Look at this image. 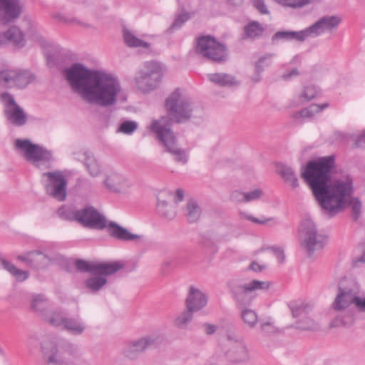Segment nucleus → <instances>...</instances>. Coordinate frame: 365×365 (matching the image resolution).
I'll list each match as a JSON object with an SVG mask.
<instances>
[{
	"label": "nucleus",
	"mask_w": 365,
	"mask_h": 365,
	"mask_svg": "<svg viewBox=\"0 0 365 365\" xmlns=\"http://www.w3.org/2000/svg\"><path fill=\"white\" fill-rule=\"evenodd\" d=\"M334 165V155L309 161L302 172V178L309 185L315 199L329 217H334L350 205L352 218L356 221L361 213V202L351 197V178L346 176L331 181V172Z\"/></svg>",
	"instance_id": "f257e3e1"
},
{
	"label": "nucleus",
	"mask_w": 365,
	"mask_h": 365,
	"mask_svg": "<svg viewBox=\"0 0 365 365\" xmlns=\"http://www.w3.org/2000/svg\"><path fill=\"white\" fill-rule=\"evenodd\" d=\"M72 91L86 103L101 107L114 104V76L76 63L64 69Z\"/></svg>",
	"instance_id": "f03ea898"
},
{
	"label": "nucleus",
	"mask_w": 365,
	"mask_h": 365,
	"mask_svg": "<svg viewBox=\"0 0 365 365\" xmlns=\"http://www.w3.org/2000/svg\"><path fill=\"white\" fill-rule=\"evenodd\" d=\"M165 108L167 115L153 120L151 123L160 122L163 128L171 130L173 123H183L190 119L194 104L189 97L183 95L180 90L177 88L166 98Z\"/></svg>",
	"instance_id": "7ed1b4c3"
},
{
	"label": "nucleus",
	"mask_w": 365,
	"mask_h": 365,
	"mask_svg": "<svg viewBox=\"0 0 365 365\" xmlns=\"http://www.w3.org/2000/svg\"><path fill=\"white\" fill-rule=\"evenodd\" d=\"M227 287L237 307L242 309L252 303L257 290H267L269 288V283L267 281L257 279H253L247 283H243L239 279H230L227 282Z\"/></svg>",
	"instance_id": "20e7f679"
},
{
	"label": "nucleus",
	"mask_w": 365,
	"mask_h": 365,
	"mask_svg": "<svg viewBox=\"0 0 365 365\" xmlns=\"http://www.w3.org/2000/svg\"><path fill=\"white\" fill-rule=\"evenodd\" d=\"M222 349L227 361L231 364H244L250 359L247 343L235 330L227 331Z\"/></svg>",
	"instance_id": "39448f33"
},
{
	"label": "nucleus",
	"mask_w": 365,
	"mask_h": 365,
	"mask_svg": "<svg viewBox=\"0 0 365 365\" xmlns=\"http://www.w3.org/2000/svg\"><path fill=\"white\" fill-rule=\"evenodd\" d=\"M14 148L26 161L36 168H40L53 160V154L51 150L33 143L29 139H16Z\"/></svg>",
	"instance_id": "423d86ee"
},
{
	"label": "nucleus",
	"mask_w": 365,
	"mask_h": 365,
	"mask_svg": "<svg viewBox=\"0 0 365 365\" xmlns=\"http://www.w3.org/2000/svg\"><path fill=\"white\" fill-rule=\"evenodd\" d=\"M163 341L160 335L151 334L126 341L121 350V354L127 359L135 361L149 349L158 346Z\"/></svg>",
	"instance_id": "0eeeda50"
},
{
	"label": "nucleus",
	"mask_w": 365,
	"mask_h": 365,
	"mask_svg": "<svg viewBox=\"0 0 365 365\" xmlns=\"http://www.w3.org/2000/svg\"><path fill=\"white\" fill-rule=\"evenodd\" d=\"M162 76L163 70L160 63L146 61L135 78V86L143 93L151 92L159 86Z\"/></svg>",
	"instance_id": "6e6552de"
},
{
	"label": "nucleus",
	"mask_w": 365,
	"mask_h": 365,
	"mask_svg": "<svg viewBox=\"0 0 365 365\" xmlns=\"http://www.w3.org/2000/svg\"><path fill=\"white\" fill-rule=\"evenodd\" d=\"M160 122L150 123V130L156 135L157 138L166 148V150L174 156L178 163L185 164L188 160L185 151L176 144V138L172 130L165 129L160 125Z\"/></svg>",
	"instance_id": "1a4fd4ad"
},
{
	"label": "nucleus",
	"mask_w": 365,
	"mask_h": 365,
	"mask_svg": "<svg viewBox=\"0 0 365 365\" xmlns=\"http://www.w3.org/2000/svg\"><path fill=\"white\" fill-rule=\"evenodd\" d=\"M195 51L215 63H222L227 59L226 46L210 36H202L197 38Z\"/></svg>",
	"instance_id": "9d476101"
},
{
	"label": "nucleus",
	"mask_w": 365,
	"mask_h": 365,
	"mask_svg": "<svg viewBox=\"0 0 365 365\" xmlns=\"http://www.w3.org/2000/svg\"><path fill=\"white\" fill-rule=\"evenodd\" d=\"M299 234L301 246L306 250L309 257H312L314 251L323 247V237L318 234L314 222L310 219L302 222Z\"/></svg>",
	"instance_id": "9b49d317"
},
{
	"label": "nucleus",
	"mask_w": 365,
	"mask_h": 365,
	"mask_svg": "<svg viewBox=\"0 0 365 365\" xmlns=\"http://www.w3.org/2000/svg\"><path fill=\"white\" fill-rule=\"evenodd\" d=\"M42 181L48 195L58 201H63L66 199L67 180L62 171L43 173Z\"/></svg>",
	"instance_id": "f8f14e48"
},
{
	"label": "nucleus",
	"mask_w": 365,
	"mask_h": 365,
	"mask_svg": "<svg viewBox=\"0 0 365 365\" xmlns=\"http://www.w3.org/2000/svg\"><path fill=\"white\" fill-rule=\"evenodd\" d=\"M34 78V74L29 71L6 68L0 71V83L8 88H24Z\"/></svg>",
	"instance_id": "ddd939ff"
},
{
	"label": "nucleus",
	"mask_w": 365,
	"mask_h": 365,
	"mask_svg": "<svg viewBox=\"0 0 365 365\" xmlns=\"http://www.w3.org/2000/svg\"><path fill=\"white\" fill-rule=\"evenodd\" d=\"M0 98L4 106V115L9 123L14 126H22L27 121V115L16 103L12 95L8 92L1 94Z\"/></svg>",
	"instance_id": "4468645a"
},
{
	"label": "nucleus",
	"mask_w": 365,
	"mask_h": 365,
	"mask_svg": "<svg viewBox=\"0 0 365 365\" xmlns=\"http://www.w3.org/2000/svg\"><path fill=\"white\" fill-rule=\"evenodd\" d=\"M78 222L89 228L103 230L108 224L106 217L92 206L78 210Z\"/></svg>",
	"instance_id": "2eb2a0df"
},
{
	"label": "nucleus",
	"mask_w": 365,
	"mask_h": 365,
	"mask_svg": "<svg viewBox=\"0 0 365 365\" xmlns=\"http://www.w3.org/2000/svg\"><path fill=\"white\" fill-rule=\"evenodd\" d=\"M340 22V18L336 16H324L305 29L307 38H316L325 32H331L338 27Z\"/></svg>",
	"instance_id": "dca6fc26"
},
{
	"label": "nucleus",
	"mask_w": 365,
	"mask_h": 365,
	"mask_svg": "<svg viewBox=\"0 0 365 365\" xmlns=\"http://www.w3.org/2000/svg\"><path fill=\"white\" fill-rule=\"evenodd\" d=\"M21 10L20 0H0V24L13 22L20 16Z\"/></svg>",
	"instance_id": "f3484780"
},
{
	"label": "nucleus",
	"mask_w": 365,
	"mask_h": 365,
	"mask_svg": "<svg viewBox=\"0 0 365 365\" xmlns=\"http://www.w3.org/2000/svg\"><path fill=\"white\" fill-rule=\"evenodd\" d=\"M76 269L91 274H111L114 272V264L88 262L83 259L76 262Z\"/></svg>",
	"instance_id": "a211bd4d"
},
{
	"label": "nucleus",
	"mask_w": 365,
	"mask_h": 365,
	"mask_svg": "<svg viewBox=\"0 0 365 365\" xmlns=\"http://www.w3.org/2000/svg\"><path fill=\"white\" fill-rule=\"evenodd\" d=\"M41 349L47 365H68V363L65 360L53 341H43Z\"/></svg>",
	"instance_id": "6ab92c4d"
},
{
	"label": "nucleus",
	"mask_w": 365,
	"mask_h": 365,
	"mask_svg": "<svg viewBox=\"0 0 365 365\" xmlns=\"http://www.w3.org/2000/svg\"><path fill=\"white\" fill-rule=\"evenodd\" d=\"M207 303V297L200 289L190 287L188 294L185 299L186 308L193 312H199L202 309Z\"/></svg>",
	"instance_id": "aec40b11"
},
{
	"label": "nucleus",
	"mask_w": 365,
	"mask_h": 365,
	"mask_svg": "<svg viewBox=\"0 0 365 365\" xmlns=\"http://www.w3.org/2000/svg\"><path fill=\"white\" fill-rule=\"evenodd\" d=\"M17 258L35 269L45 268L51 262V259L47 255L38 250L27 252L19 255Z\"/></svg>",
	"instance_id": "412c9836"
},
{
	"label": "nucleus",
	"mask_w": 365,
	"mask_h": 365,
	"mask_svg": "<svg viewBox=\"0 0 365 365\" xmlns=\"http://www.w3.org/2000/svg\"><path fill=\"white\" fill-rule=\"evenodd\" d=\"M356 292L349 287L338 289V293L332 302L331 307L334 311L342 312L354 304Z\"/></svg>",
	"instance_id": "4be33fe9"
},
{
	"label": "nucleus",
	"mask_w": 365,
	"mask_h": 365,
	"mask_svg": "<svg viewBox=\"0 0 365 365\" xmlns=\"http://www.w3.org/2000/svg\"><path fill=\"white\" fill-rule=\"evenodd\" d=\"M10 43L15 46L22 47L25 44L23 32L17 26H11L6 31L0 33V46Z\"/></svg>",
	"instance_id": "5701e85b"
},
{
	"label": "nucleus",
	"mask_w": 365,
	"mask_h": 365,
	"mask_svg": "<svg viewBox=\"0 0 365 365\" xmlns=\"http://www.w3.org/2000/svg\"><path fill=\"white\" fill-rule=\"evenodd\" d=\"M306 39H307V36L305 29L299 31H279L272 36V43H276L279 41L304 42Z\"/></svg>",
	"instance_id": "b1692460"
},
{
	"label": "nucleus",
	"mask_w": 365,
	"mask_h": 365,
	"mask_svg": "<svg viewBox=\"0 0 365 365\" xmlns=\"http://www.w3.org/2000/svg\"><path fill=\"white\" fill-rule=\"evenodd\" d=\"M131 182L123 174H115V199H123L130 192Z\"/></svg>",
	"instance_id": "393cba45"
},
{
	"label": "nucleus",
	"mask_w": 365,
	"mask_h": 365,
	"mask_svg": "<svg viewBox=\"0 0 365 365\" xmlns=\"http://www.w3.org/2000/svg\"><path fill=\"white\" fill-rule=\"evenodd\" d=\"M277 171L283 178L284 182L289 185L292 188L294 189L299 186L298 179L291 167L284 164H279L277 166Z\"/></svg>",
	"instance_id": "a878e982"
},
{
	"label": "nucleus",
	"mask_w": 365,
	"mask_h": 365,
	"mask_svg": "<svg viewBox=\"0 0 365 365\" xmlns=\"http://www.w3.org/2000/svg\"><path fill=\"white\" fill-rule=\"evenodd\" d=\"M63 329L73 335L78 336L86 331V326L81 319L66 317Z\"/></svg>",
	"instance_id": "bb28decb"
},
{
	"label": "nucleus",
	"mask_w": 365,
	"mask_h": 365,
	"mask_svg": "<svg viewBox=\"0 0 365 365\" xmlns=\"http://www.w3.org/2000/svg\"><path fill=\"white\" fill-rule=\"evenodd\" d=\"M143 239V235L130 232L127 228L115 223V240L126 242H138Z\"/></svg>",
	"instance_id": "cd10ccee"
},
{
	"label": "nucleus",
	"mask_w": 365,
	"mask_h": 365,
	"mask_svg": "<svg viewBox=\"0 0 365 365\" xmlns=\"http://www.w3.org/2000/svg\"><path fill=\"white\" fill-rule=\"evenodd\" d=\"M208 79L213 83L222 87L238 84L233 76L225 73H210L208 75Z\"/></svg>",
	"instance_id": "c85d7f7f"
},
{
	"label": "nucleus",
	"mask_w": 365,
	"mask_h": 365,
	"mask_svg": "<svg viewBox=\"0 0 365 365\" xmlns=\"http://www.w3.org/2000/svg\"><path fill=\"white\" fill-rule=\"evenodd\" d=\"M78 159L84 163L91 176L95 177L98 175L100 168L91 153L86 151Z\"/></svg>",
	"instance_id": "c756f323"
},
{
	"label": "nucleus",
	"mask_w": 365,
	"mask_h": 365,
	"mask_svg": "<svg viewBox=\"0 0 365 365\" xmlns=\"http://www.w3.org/2000/svg\"><path fill=\"white\" fill-rule=\"evenodd\" d=\"M123 33L124 41L128 46L132 48L142 47L145 49H148L150 48V44L149 43L137 38L126 28H123Z\"/></svg>",
	"instance_id": "7c9ffc66"
},
{
	"label": "nucleus",
	"mask_w": 365,
	"mask_h": 365,
	"mask_svg": "<svg viewBox=\"0 0 365 365\" xmlns=\"http://www.w3.org/2000/svg\"><path fill=\"white\" fill-rule=\"evenodd\" d=\"M66 316L60 312H46L42 318L46 322L52 326L61 327L63 329L65 324Z\"/></svg>",
	"instance_id": "2f4dec72"
},
{
	"label": "nucleus",
	"mask_w": 365,
	"mask_h": 365,
	"mask_svg": "<svg viewBox=\"0 0 365 365\" xmlns=\"http://www.w3.org/2000/svg\"><path fill=\"white\" fill-rule=\"evenodd\" d=\"M264 32V28L261 24L252 21L244 27V38H257L260 37Z\"/></svg>",
	"instance_id": "473e14b6"
},
{
	"label": "nucleus",
	"mask_w": 365,
	"mask_h": 365,
	"mask_svg": "<svg viewBox=\"0 0 365 365\" xmlns=\"http://www.w3.org/2000/svg\"><path fill=\"white\" fill-rule=\"evenodd\" d=\"M240 309V317L243 323L250 329L255 328L258 322V316L256 312L247 307Z\"/></svg>",
	"instance_id": "72a5a7b5"
},
{
	"label": "nucleus",
	"mask_w": 365,
	"mask_h": 365,
	"mask_svg": "<svg viewBox=\"0 0 365 365\" xmlns=\"http://www.w3.org/2000/svg\"><path fill=\"white\" fill-rule=\"evenodd\" d=\"M193 312L186 308L174 319V326L180 329H185L193 319Z\"/></svg>",
	"instance_id": "f704fd0d"
},
{
	"label": "nucleus",
	"mask_w": 365,
	"mask_h": 365,
	"mask_svg": "<svg viewBox=\"0 0 365 365\" xmlns=\"http://www.w3.org/2000/svg\"><path fill=\"white\" fill-rule=\"evenodd\" d=\"M329 104L325 103L322 105L312 104L307 108L301 110L299 112L296 113L295 117L297 118H312L315 114L321 112L324 109L327 108Z\"/></svg>",
	"instance_id": "c9c22d12"
},
{
	"label": "nucleus",
	"mask_w": 365,
	"mask_h": 365,
	"mask_svg": "<svg viewBox=\"0 0 365 365\" xmlns=\"http://www.w3.org/2000/svg\"><path fill=\"white\" fill-rule=\"evenodd\" d=\"M201 210L196 201L190 200L186 205L185 215L190 222H196L200 216Z\"/></svg>",
	"instance_id": "e433bc0d"
},
{
	"label": "nucleus",
	"mask_w": 365,
	"mask_h": 365,
	"mask_svg": "<svg viewBox=\"0 0 365 365\" xmlns=\"http://www.w3.org/2000/svg\"><path fill=\"white\" fill-rule=\"evenodd\" d=\"M57 215L59 217L64 220L68 221H77L78 220V210H76L71 205H63L59 207L57 210Z\"/></svg>",
	"instance_id": "4c0bfd02"
},
{
	"label": "nucleus",
	"mask_w": 365,
	"mask_h": 365,
	"mask_svg": "<svg viewBox=\"0 0 365 365\" xmlns=\"http://www.w3.org/2000/svg\"><path fill=\"white\" fill-rule=\"evenodd\" d=\"M1 266L13 276H14L18 281L22 282L29 277L28 272L18 269L12 263L6 260H1Z\"/></svg>",
	"instance_id": "58836bf2"
},
{
	"label": "nucleus",
	"mask_w": 365,
	"mask_h": 365,
	"mask_svg": "<svg viewBox=\"0 0 365 365\" xmlns=\"http://www.w3.org/2000/svg\"><path fill=\"white\" fill-rule=\"evenodd\" d=\"M272 53L266 54L259 58L255 63V81H259L260 78V73L264 71L265 68L269 66L272 63Z\"/></svg>",
	"instance_id": "ea45409f"
},
{
	"label": "nucleus",
	"mask_w": 365,
	"mask_h": 365,
	"mask_svg": "<svg viewBox=\"0 0 365 365\" xmlns=\"http://www.w3.org/2000/svg\"><path fill=\"white\" fill-rule=\"evenodd\" d=\"M97 274L98 276L92 277L86 281V287L92 292L98 291L107 282L106 276L108 274Z\"/></svg>",
	"instance_id": "a19ab883"
},
{
	"label": "nucleus",
	"mask_w": 365,
	"mask_h": 365,
	"mask_svg": "<svg viewBox=\"0 0 365 365\" xmlns=\"http://www.w3.org/2000/svg\"><path fill=\"white\" fill-rule=\"evenodd\" d=\"M47 306L48 302L46 298L42 294H38L34 297L31 307L34 311L38 312L42 317L47 312Z\"/></svg>",
	"instance_id": "79ce46f5"
},
{
	"label": "nucleus",
	"mask_w": 365,
	"mask_h": 365,
	"mask_svg": "<svg viewBox=\"0 0 365 365\" xmlns=\"http://www.w3.org/2000/svg\"><path fill=\"white\" fill-rule=\"evenodd\" d=\"M292 317H304L309 314L312 310V306L308 303L302 302L290 307Z\"/></svg>",
	"instance_id": "37998d69"
},
{
	"label": "nucleus",
	"mask_w": 365,
	"mask_h": 365,
	"mask_svg": "<svg viewBox=\"0 0 365 365\" xmlns=\"http://www.w3.org/2000/svg\"><path fill=\"white\" fill-rule=\"evenodd\" d=\"M312 0H274L277 4L284 8L299 9L309 4Z\"/></svg>",
	"instance_id": "c03bdc74"
},
{
	"label": "nucleus",
	"mask_w": 365,
	"mask_h": 365,
	"mask_svg": "<svg viewBox=\"0 0 365 365\" xmlns=\"http://www.w3.org/2000/svg\"><path fill=\"white\" fill-rule=\"evenodd\" d=\"M157 210L160 215L168 219H172L175 215V209L171 205H169L165 200H158Z\"/></svg>",
	"instance_id": "a18cd8bd"
},
{
	"label": "nucleus",
	"mask_w": 365,
	"mask_h": 365,
	"mask_svg": "<svg viewBox=\"0 0 365 365\" xmlns=\"http://www.w3.org/2000/svg\"><path fill=\"white\" fill-rule=\"evenodd\" d=\"M297 329L307 331L318 330L319 324L312 318L304 317L297 322Z\"/></svg>",
	"instance_id": "49530a36"
},
{
	"label": "nucleus",
	"mask_w": 365,
	"mask_h": 365,
	"mask_svg": "<svg viewBox=\"0 0 365 365\" xmlns=\"http://www.w3.org/2000/svg\"><path fill=\"white\" fill-rule=\"evenodd\" d=\"M260 332L264 336H271L278 333L279 329L270 321H261Z\"/></svg>",
	"instance_id": "de8ad7c7"
},
{
	"label": "nucleus",
	"mask_w": 365,
	"mask_h": 365,
	"mask_svg": "<svg viewBox=\"0 0 365 365\" xmlns=\"http://www.w3.org/2000/svg\"><path fill=\"white\" fill-rule=\"evenodd\" d=\"M138 128V123L134 120H126L120 124L118 132L130 135Z\"/></svg>",
	"instance_id": "09e8293b"
},
{
	"label": "nucleus",
	"mask_w": 365,
	"mask_h": 365,
	"mask_svg": "<svg viewBox=\"0 0 365 365\" xmlns=\"http://www.w3.org/2000/svg\"><path fill=\"white\" fill-rule=\"evenodd\" d=\"M128 98L127 91L123 89L119 83L115 79V106L118 104L119 107L126 102Z\"/></svg>",
	"instance_id": "8fccbe9b"
},
{
	"label": "nucleus",
	"mask_w": 365,
	"mask_h": 365,
	"mask_svg": "<svg viewBox=\"0 0 365 365\" xmlns=\"http://www.w3.org/2000/svg\"><path fill=\"white\" fill-rule=\"evenodd\" d=\"M317 93L316 88L313 86H309L304 88L303 91L299 95V99L302 102H307L315 98Z\"/></svg>",
	"instance_id": "3c124183"
},
{
	"label": "nucleus",
	"mask_w": 365,
	"mask_h": 365,
	"mask_svg": "<svg viewBox=\"0 0 365 365\" xmlns=\"http://www.w3.org/2000/svg\"><path fill=\"white\" fill-rule=\"evenodd\" d=\"M54 18L59 22L66 24L68 25L74 26L80 25L82 26H86V24H83L75 18H69L63 14H57L54 16Z\"/></svg>",
	"instance_id": "603ef678"
},
{
	"label": "nucleus",
	"mask_w": 365,
	"mask_h": 365,
	"mask_svg": "<svg viewBox=\"0 0 365 365\" xmlns=\"http://www.w3.org/2000/svg\"><path fill=\"white\" fill-rule=\"evenodd\" d=\"M190 16L187 13H182L177 16L169 28L170 31L178 30L189 19Z\"/></svg>",
	"instance_id": "864d4df0"
},
{
	"label": "nucleus",
	"mask_w": 365,
	"mask_h": 365,
	"mask_svg": "<svg viewBox=\"0 0 365 365\" xmlns=\"http://www.w3.org/2000/svg\"><path fill=\"white\" fill-rule=\"evenodd\" d=\"M353 319L351 315L346 318H342L339 315L336 316L330 323L331 327H336L339 326H346L352 323Z\"/></svg>",
	"instance_id": "5fc2aeb1"
},
{
	"label": "nucleus",
	"mask_w": 365,
	"mask_h": 365,
	"mask_svg": "<svg viewBox=\"0 0 365 365\" xmlns=\"http://www.w3.org/2000/svg\"><path fill=\"white\" fill-rule=\"evenodd\" d=\"M135 266L126 261H115V274L123 269L125 273L134 270Z\"/></svg>",
	"instance_id": "6e6d98bb"
},
{
	"label": "nucleus",
	"mask_w": 365,
	"mask_h": 365,
	"mask_svg": "<svg viewBox=\"0 0 365 365\" xmlns=\"http://www.w3.org/2000/svg\"><path fill=\"white\" fill-rule=\"evenodd\" d=\"M263 195L262 190L259 188H256L250 192H245L246 196V202H249L253 200H256L259 199Z\"/></svg>",
	"instance_id": "4d7b16f0"
},
{
	"label": "nucleus",
	"mask_w": 365,
	"mask_h": 365,
	"mask_svg": "<svg viewBox=\"0 0 365 365\" xmlns=\"http://www.w3.org/2000/svg\"><path fill=\"white\" fill-rule=\"evenodd\" d=\"M253 5L255 9L262 14H268L267 9L264 0H253Z\"/></svg>",
	"instance_id": "13d9d810"
},
{
	"label": "nucleus",
	"mask_w": 365,
	"mask_h": 365,
	"mask_svg": "<svg viewBox=\"0 0 365 365\" xmlns=\"http://www.w3.org/2000/svg\"><path fill=\"white\" fill-rule=\"evenodd\" d=\"M230 197L232 200L237 202H246L245 192L239 190H235L231 193Z\"/></svg>",
	"instance_id": "bf43d9fd"
},
{
	"label": "nucleus",
	"mask_w": 365,
	"mask_h": 365,
	"mask_svg": "<svg viewBox=\"0 0 365 365\" xmlns=\"http://www.w3.org/2000/svg\"><path fill=\"white\" fill-rule=\"evenodd\" d=\"M240 215L242 217L246 218L248 220H250L255 223H258V224H265L267 222L273 220V218H262V219L259 220V219L254 217L251 215H247L245 212H240Z\"/></svg>",
	"instance_id": "052dcab7"
},
{
	"label": "nucleus",
	"mask_w": 365,
	"mask_h": 365,
	"mask_svg": "<svg viewBox=\"0 0 365 365\" xmlns=\"http://www.w3.org/2000/svg\"><path fill=\"white\" fill-rule=\"evenodd\" d=\"M354 304L355 307L361 312H365V297L361 298L357 295V292H356Z\"/></svg>",
	"instance_id": "680f3d73"
},
{
	"label": "nucleus",
	"mask_w": 365,
	"mask_h": 365,
	"mask_svg": "<svg viewBox=\"0 0 365 365\" xmlns=\"http://www.w3.org/2000/svg\"><path fill=\"white\" fill-rule=\"evenodd\" d=\"M270 250L273 252L274 255L278 259L279 263H283L285 260V255L284 253V250L278 247H272Z\"/></svg>",
	"instance_id": "e2e57ef3"
},
{
	"label": "nucleus",
	"mask_w": 365,
	"mask_h": 365,
	"mask_svg": "<svg viewBox=\"0 0 365 365\" xmlns=\"http://www.w3.org/2000/svg\"><path fill=\"white\" fill-rule=\"evenodd\" d=\"M299 75V72L297 68H293L290 71L284 73L282 78L285 80L288 81L294 77L298 76Z\"/></svg>",
	"instance_id": "0e129e2a"
},
{
	"label": "nucleus",
	"mask_w": 365,
	"mask_h": 365,
	"mask_svg": "<svg viewBox=\"0 0 365 365\" xmlns=\"http://www.w3.org/2000/svg\"><path fill=\"white\" fill-rule=\"evenodd\" d=\"M365 145V130L361 134L358 135L354 142L355 147H362Z\"/></svg>",
	"instance_id": "69168bd1"
},
{
	"label": "nucleus",
	"mask_w": 365,
	"mask_h": 365,
	"mask_svg": "<svg viewBox=\"0 0 365 365\" xmlns=\"http://www.w3.org/2000/svg\"><path fill=\"white\" fill-rule=\"evenodd\" d=\"M361 251L362 252V254L360 257H356L354 259V264L356 265L359 262H365V242L364 244H361L360 245Z\"/></svg>",
	"instance_id": "338daca9"
},
{
	"label": "nucleus",
	"mask_w": 365,
	"mask_h": 365,
	"mask_svg": "<svg viewBox=\"0 0 365 365\" xmlns=\"http://www.w3.org/2000/svg\"><path fill=\"white\" fill-rule=\"evenodd\" d=\"M264 266L260 265L256 262H252L249 267L250 269L256 272H261L262 269H264Z\"/></svg>",
	"instance_id": "774afa93"
}]
</instances>
